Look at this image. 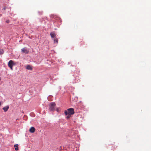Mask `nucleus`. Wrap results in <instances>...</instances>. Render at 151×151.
<instances>
[{"instance_id":"obj_1","label":"nucleus","mask_w":151,"mask_h":151,"mask_svg":"<svg viewBox=\"0 0 151 151\" xmlns=\"http://www.w3.org/2000/svg\"><path fill=\"white\" fill-rule=\"evenodd\" d=\"M64 113L66 115H67L68 114L72 115L74 114V111L73 109L70 108L68 109L67 111L65 110Z\"/></svg>"},{"instance_id":"obj_2","label":"nucleus","mask_w":151,"mask_h":151,"mask_svg":"<svg viewBox=\"0 0 151 151\" xmlns=\"http://www.w3.org/2000/svg\"><path fill=\"white\" fill-rule=\"evenodd\" d=\"M55 106L56 104L55 103L53 102L50 103L49 105V110L51 111H54Z\"/></svg>"},{"instance_id":"obj_3","label":"nucleus","mask_w":151,"mask_h":151,"mask_svg":"<svg viewBox=\"0 0 151 151\" xmlns=\"http://www.w3.org/2000/svg\"><path fill=\"white\" fill-rule=\"evenodd\" d=\"M16 65L15 63L12 60H10L8 63V66L12 70L13 66Z\"/></svg>"},{"instance_id":"obj_4","label":"nucleus","mask_w":151,"mask_h":151,"mask_svg":"<svg viewBox=\"0 0 151 151\" xmlns=\"http://www.w3.org/2000/svg\"><path fill=\"white\" fill-rule=\"evenodd\" d=\"M22 52L25 54H27L29 52V51L26 49V48H24L22 49Z\"/></svg>"},{"instance_id":"obj_5","label":"nucleus","mask_w":151,"mask_h":151,"mask_svg":"<svg viewBox=\"0 0 151 151\" xmlns=\"http://www.w3.org/2000/svg\"><path fill=\"white\" fill-rule=\"evenodd\" d=\"M29 131L31 133H34L35 131V129L34 127H32L29 129Z\"/></svg>"},{"instance_id":"obj_6","label":"nucleus","mask_w":151,"mask_h":151,"mask_svg":"<svg viewBox=\"0 0 151 151\" xmlns=\"http://www.w3.org/2000/svg\"><path fill=\"white\" fill-rule=\"evenodd\" d=\"M9 106H6L4 107L3 108V109L4 110V111L5 112H6L7 111H8V110L9 109Z\"/></svg>"},{"instance_id":"obj_7","label":"nucleus","mask_w":151,"mask_h":151,"mask_svg":"<svg viewBox=\"0 0 151 151\" xmlns=\"http://www.w3.org/2000/svg\"><path fill=\"white\" fill-rule=\"evenodd\" d=\"M26 69L30 70H32V67L29 65H28L26 66Z\"/></svg>"},{"instance_id":"obj_8","label":"nucleus","mask_w":151,"mask_h":151,"mask_svg":"<svg viewBox=\"0 0 151 151\" xmlns=\"http://www.w3.org/2000/svg\"><path fill=\"white\" fill-rule=\"evenodd\" d=\"M50 35L52 38H54L55 36V34L54 32H51L50 33Z\"/></svg>"},{"instance_id":"obj_9","label":"nucleus","mask_w":151,"mask_h":151,"mask_svg":"<svg viewBox=\"0 0 151 151\" xmlns=\"http://www.w3.org/2000/svg\"><path fill=\"white\" fill-rule=\"evenodd\" d=\"M18 144H15L14 145V147L15 148V150L16 151H17L18 150Z\"/></svg>"},{"instance_id":"obj_10","label":"nucleus","mask_w":151,"mask_h":151,"mask_svg":"<svg viewBox=\"0 0 151 151\" xmlns=\"http://www.w3.org/2000/svg\"><path fill=\"white\" fill-rule=\"evenodd\" d=\"M4 53V51L3 50L0 49V55Z\"/></svg>"},{"instance_id":"obj_11","label":"nucleus","mask_w":151,"mask_h":151,"mask_svg":"<svg viewBox=\"0 0 151 151\" xmlns=\"http://www.w3.org/2000/svg\"><path fill=\"white\" fill-rule=\"evenodd\" d=\"M54 41L55 42L58 43V40L57 38L54 39Z\"/></svg>"},{"instance_id":"obj_12","label":"nucleus","mask_w":151,"mask_h":151,"mask_svg":"<svg viewBox=\"0 0 151 151\" xmlns=\"http://www.w3.org/2000/svg\"><path fill=\"white\" fill-rule=\"evenodd\" d=\"M67 115H68V116L66 117V118L67 119L69 118H70V116L71 115H70L69 114H68Z\"/></svg>"},{"instance_id":"obj_13","label":"nucleus","mask_w":151,"mask_h":151,"mask_svg":"<svg viewBox=\"0 0 151 151\" xmlns=\"http://www.w3.org/2000/svg\"><path fill=\"white\" fill-rule=\"evenodd\" d=\"M59 108H58L56 109V111H57V112H58L59 111Z\"/></svg>"},{"instance_id":"obj_14","label":"nucleus","mask_w":151,"mask_h":151,"mask_svg":"<svg viewBox=\"0 0 151 151\" xmlns=\"http://www.w3.org/2000/svg\"><path fill=\"white\" fill-rule=\"evenodd\" d=\"M6 22L7 23H9V20H7Z\"/></svg>"},{"instance_id":"obj_15","label":"nucleus","mask_w":151,"mask_h":151,"mask_svg":"<svg viewBox=\"0 0 151 151\" xmlns=\"http://www.w3.org/2000/svg\"><path fill=\"white\" fill-rule=\"evenodd\" d=\"M1 101H0V106H1Z\"/></svg>"},{"instance_id":"obj_16","label":"nucleus","mask_w":151,"mask_h":151,"mask_svg":"<svg viewBox=\"0 0 151 151\" xmlns=\"http://www.w3.org/2000/svg\"><path fill=\"white\" fill-rule=\"evenodd\" d=\"M1 80V78L0 77V81Z\"/></svg>"}]
</instances>
